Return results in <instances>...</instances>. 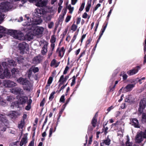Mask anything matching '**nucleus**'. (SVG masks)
I'll return each instance as SVG.
<instances>
[{
	"label": "nucleus",
	"instance_id": "61",
	"mask_svg": "<svg viewBox=\"0 0 146 146\" xmlns=\"http://www.w3.org/2000/svg\"><path fill=\"white\" fill-rule=\"evenodd\" d=\"M16 104V103H15V102L12 103L11 105V108H13L14 107H16L17 105Z\"/></svg>",
	"mask_w": 146,
	"mask_h": 146
},
{
	"label": "nucleus",
	"instance_id": "55",
	"mask_svg": "<svg viewBox=\"0 0 146 146\" xmlns=\"http://www.w3.org/2000/svg\"><path fill=\"white\" fill-rule=\"evenodd\" d=\"M30 23L28 21H26L25 23H24L23 25L25 26H29L30 25Z\"/></svg>",
	"mask_w": 146,
	"mask_h": 146
},
{
	"label": "nucleus",
	"instance_id": "42",
	"mask_svg": "<svg viewBox=\"0 0 146 146\" xmlns=\"http://www.w3.org/2000/svg\"><path fill=\"white\" fill-rule=\"evenodd\" d=\"M101 5L100 3L98 4L93 9V11L94 12L96 11L99 7L101 6Z\"/></svg>",
	"mask_w": 146,
	"mask_h": 146
},
{
	"label": "nucleus",
	"instance_id": "32",
	"mask_svg": "<svg viewBox=\"0 0 146 146\" xmlns=\"http://www.w3.org/2000/svg\"><path fill=\"white\" fill-rule=\"evenodd\" d=\"M43 59V57L40 55H38L37 56V63H40Z\"/></svg>",
	"mask_w": 146,
	"mask_h": 146
},
{
	"label": "nucleus",
	"instance_id": "39",
	"mask_svg": "<svg viewBox=\"0 0 146 146\" xmlns=\"http://www.w3.org/2000/svg\"><path fill=\"white\" fill-rule=\"evenodd\" d=\"M24 125V123L23 121H21L19 124L18 127L19 129H22Z\"/></svg>",
	"mask_w": 146,
	"mask_h": 146
},
{
	"label": "nucleus",
	"instance_id": "31",
	"mask_svg": "<svg viewBox=\"0 0 146 146\" xmlns=\"http://www.w3.org/2000/svg\"><path fill=\"white\" fill-rule=\"evenodd\" d=\"M142 122H146V112L143 113L142 114Z\"/></svg>",
	"mask_w": 146,
	"mask_h": 146
},
{
	"label": "nucleus",
	"instance_id": "24",
	"mask_svg": "<svg viewBox=\"0 0 146 146\" xmlns=\"http://www.w3.org/2000/svg\"><path fill=\"white\" fill-rule=\"evenodd\" d=\"M6 29L3 27L0 26V38L3 36L2 33L5 32Z\"/></svg>",
	"mask_w": 146,
	"mask_h": 146
},
{
	"label": "nucleus",
	"instance_id": "34",
	"mask_svg": "<svg viewBox=\"0 0 146 146\" xmlns=\"http://www.w3.org/2000/svg\"><path fill=\"white\" fill-rule=\"evenodd\" d=\"M27 99V97H25L23 98H21L20 99V103L21 104L25 103Z\"/></svg>",
	"mask_w": 146,
	"mask_h": 146
},
{
	"label": "nucleus",
	"instance_id": "13",
	"mask_svg": "<svg viewBox=\"0 0 146 146\" xmlns=\"http://www.w3.org/2000/svg\"><path fill=\"white\" fill-rule=\"evenodd\" d=\"M131 124L135 127L140 128V126L139 124L138 120L136 118L132 119L131 120Z\"/></svg>",
	"mask_w": 146,
	"mask_h": 146
},
{
	"label": "nucleus",
	"instance_id": "2",
	"mask_svg": "<svg viewBox=\"0 0 146 146\" xmlns=\"http://www.w3.org/2000/svg\"><path fill=\"white\" fill-rule=\"evenodd\" d=\"M146 138V129L144 132L141 131L138 132L136 137V141L139 143L142 141L144 138Z\"/></svg>",
	"mask_w": 146,
	"mask_h": 146
},
{
	"label": "nucleus",
	"instance_id": "60",
	"mask_svg": "<svg viewBox=\"0 0 146 146\" xmlns=\"http://www.w3.org/2000/svg\"><path fill=\"white\" fill-rule=\"evenodd\" d=\"M45 102V100L44 99L42 100L41 101V102L40 103V106H44Z\"/></svg>",
	"mask_w": 146,
	"mask_h": 146
},
{
	"label": "nucleus",
	"instance_id": "11",
	"mask_svg": "<svg viewBox=\"0 0 146 146\" xmlns=\"http://www.w3.org/2000/svg\"><path fill=\"white\" fill-rule=\"evenodd\" d=\"M32 84L27 81L23 85L24 89L27 91H30L32 88Z\"/></svg>",
	"mask_w": 146,
	"mask_h": 146
},
{
	"label": "nucleus",
	"instance_id": "15",
	"mask_svg": "<svg viewBox=\"0 0 146 146\" xmlns=\"http://www.w3.org/2000/svg\"><path fill=\"white\" fill-rule=\"evenodd\" d=\"M36 72V67H35L34 66H32L28 72V76L30 78L32 74H33V73L34 74Z\"/></svg>",
	"mask_w": 146,
	"mask_h": 146
},
{
	"label": "nucleus",
	"instance_id": "21",
	"mask_svg": "<svg viewBox=\"0 0 146 146\" xmlns=\"http://www.w3.org/2000/svg\"><path fill=\"white\" fill-rule=\"evenodd\" d=\"M111 140L108 137L107 139L102 141V142L101 143H103L104 144L109 146L110 144Z\"/></svg>",
	"mask_w": 146,
	"mask_h": 146
},
{
	"label": "nucleus",
	"instance_id": "45",
	"mask_svg": "<svg viewBox=\"0 0 146 146\" xmlns=\"http://www.w3.org/2000/svg\"><path fill=\"white\" fill-rule=\"evenodd\" d=\"M69 69V67L68 66H66L64 71L63 74H66L67 73V71Z\"/></svg>",
	"mask_w": 146,
	"mask_h": 146
},
{
	"label": "nucleus",
	"instance_id": "46",
	"mask_svg": "<svg viewBox=\"0 0 146 146\" xmlns=\"http://www.w3.org/2000/svg\"><path fill=\"white\" fill-rule=\"evenodd\" d=\"M71 16H70L68 15L67 17L65 19V22L67 23L70 20V19Z\"/></svg>",
	"mask_w": 146,
	"mask_h": 146
},
{
	"label": "nucleus",
	"instance_id": "56",
	"mask_svg": "<svg viewBox=\"0 0 146 146\" xmlns=\"http://www.w3.org/2000/svg\"><path fill=\"white\" fill-rule=\"evenodd\" d=\"M30 23L28 21H26L25 23H24L23 25L25 26H29L30 25Z\"/></svg>",
	"mask_w": 146,
	"mask_h": 146
},
{
	"label": "nucleus",
	"instance_id": "25",
	"mask_svg": "<svg viewBox=\"0 0 146 146\" xmlns=\"http://www.w3.org/2000/svg\"><path fill=\"white\" fill-rule=\"evenodd\" d=\"M135 85L133 84H129L126 87V88L127 91H129L131 90L133 88L134 86Z\"/></svg>",
	"mask_w": 146,
	"mask_h": 146
},
{
	"label": "nucleus",
	"instance_id": "62",
	"mask_svg": "<svg viewBox=\"0 0 146 146\" xmlns=\"http://www.w3.org/2000/svg\"><path fill=\"white\" fill-rule=\"evenodd\" d=\"M31 108V105L30 104H28V105L25 107V109L27 110H29Z\"/></svg>",
	"mask_w": 146,
	"mask_h": 146
},
{
	"label": "nucleus",
	"instance_id": "36",
	"mask_svg": "<svg viewBox=\"0 0 146 146\" xmlns=\"http://www.w3.org/2000/svg\"><path fill=\"white\" fill-rule=\"evenodd\" d=\"M56 41V38L55 37L54 35H52L51 38V39L50 40V42L51 43H54Z\"/></svg>",
	"mask_w": 146,
	"mask_h": 146
},
{
	"label": "nucleus",
	"instance_id": "18",
	"mask_svg": "<svg viewBox=\"0 0 146 146\" xmlns=\"http://www.w3.org/2000/svg\"><path fill=\"white\" fill-rule=\"evenodd\" d=\"M60 63V62H57L56 60L54 59L51 61L50 65L51 67L56 68L59 66Z\"/></svg>",
	"mask_w": 146,
	"mask_h": 146
},
{
	"label": "nucleus",
	"instance_id": "12",
	"mask_svg": "<svg viewBox=\"0 0 146 146\" xmlns=\"http://www.w3.org/2000/svg\"><path fill=\"white\" fill-rule=\"evenodd\" d=\"M27 135V133L24 134V137L22 138L20 143V145L21 146H22L27 143L28 142Z\"/></svg>",
	"mask_w": 146,
	"mask_h": 146
},
{
	"label": "nucleus",
	"instance_id": "33",
	"mask_svg": "<svg viewBox=\"0 0 146 146\" xmlns=\"http://www.w3.org/2000/svg\"><path fill=\"white\" fill-rule=\"evenodd\" d=\"M9 64L10 66H13L16 65V63L13 60H10L8 61Z\"/></svg>",
	"mask_w": 146,
	"mask_h": 146
},
{
	"label": "nucleus",
	"instance_id": "30",
	"mask_svg": "<svg viewBox=\"0 0 146 146\" xmlns=\"http://www.w3.org/2000/svg\"><path fill=\"white\" fill-rule=\"evenodd\" d=\"M6 101L5 100L0 98V105L2 106H4L6 104Z\"/></svg>",
	"mask_w": 146,
	"mask_h": 146
},
{
	"label": "nucleus",
	"instance_id": "53",
	"mask_svg": "<svg viewBox=\"0 0 146 146\" xmlns=\"http://www.w3.org/2000/svg\"><path fill=\"white\" fill-rule=\"evenodd\" d=\"M54 25V23L52 22H50L48 25V27L49 28L51 29L52 28Z\"/></svg>",
	"mask_w": 146,
	"mask_h": 146
},
{
	"label": "nucleus",
	"instance_id": "58",
	"mask_svg": "<svg viewBox=\"0 0 146 146\" xmlns=\"http://www.w3.org/2000/svg\"><path fill=\"white\" fill-rule=\"evenodd\" d=\"M88 16V14L86 12L84 13L82 17L84 18H86Z\"/></svg>",
	"mask_w": 146,
	"mask_h": 146
},
{
	"label": "nucleus",
	"instance_id": "1",
	"mask_svg": "<svg viewBox=\"0 0 146 146\" xmlns=\"http://www.w3.org/2000/svg\"><path fill=\"white\" fill-rule=\"evenodd\" d=\"M36 25L32 27H27V29L29 30V32L26 35L25 37L23 34L21 32H18L17 31L11 30L10 31V35L12 36L18 40H22L26 38L29 40L33 38V36L36 34Z\"/></svg>",
	"mask_w": 146,
	"mask_h": 146
},
{
	"label": "nucleus",
	"instance_id": "9",
	"mask_svg": "<svg viewBox=\"0 0 146 146\" xmlns=\"http://www.w3.org/2000/svg\"><path fill=\"white\" fill-rule=\"evenodd\" d=\"M44 30L43 27L37 26V37H40L42 36Z\"/></svg>",
	"mask_w": 146,
	"mask_h": 146
},
{
	"label": "nucleus",
	"instance_id": "23",
	"mask_svg": "<svg viewBox=\"0 0 146 146\" xmlns=\"http://www.w3.org/2000/svg\"><path fill=\"white\" fill-rule=\"evenodd\" d=\"M126 137L127 140L125 142V146H132L133 143L132 142L129 141V136L128 135H127Z\"/></svg>",
	"mask_w": 146,
	"mask_h": 146
},
{
	"label": "nucleus",
	"instance_id": "5",
	"mask_svg": "<svg viewBox=\"0 0 146 146\" xmlns=\"http://www.w3.org/2000/svg\"><path fill=\"white\" fill-rule=\"evenodd\" d=\"M10 4V3L8 2H5L1 3L0 4V9L2 10V11L4 12L8 11L11 8Z\"/></svg>",
	"mask_w": 146,
	"mask_h": 146
},
{
	"label": "nucleus",
	"instance_id": "27",
	"mask_svg": "<svg viewBox=\"0 0 146 146\" xmlns=\"http://www.w3.org/2000/svg\"><path fill=\"white\" fill-rule=\"evenodd\" d=\"M14 99V97L11 95L7 96L6 98V100L8 102H11Z\"/></svg>",
	"mask_w": 146,
	"mask_h": 146
},
{
	"label": "nucleus",
	"instance_id": "19",
	"mask_svg": "<svg viewBox=\"0 0 146 146\" xmlns=\"http://www.w3.org/2000/svg\"><path fill=\"white\" fill-rule=\"evenodd\" d=\"M97 113H96L94 117H93L92 120V125L93 127H96V125L97 121V119L96 118V117H97Z\"/></svg>",
	"mask_w": 146,
	"mask_h": 146
},
{
	"label": "nucleus",
	"instance_id": "7",
	"mask_svg": "<svg viewBox=\"0 0 146 146\" xmlns=\"http://www.w3.org/2000/svg\"><path fill=\"white\" fill-rule=\"evenodd\" d=\"M146 102L145 99L141 100L140 102L139 107V111L140 113H142L143 109L146 106Z\"/></svg>",
	"mask_w": 146,
	"mask_h": 146
},
{
	"label": "nucleus",
	"instance_id": "20",
	"mask_svg": "<svg viewBox=\"0 0 146 146\" xmlns=\"http://www.w3.org/2000/svg\"><path fill=\"white\" fill-rule=\"evenodd\" d=\"M17 81L21 84H22L23 85L27 81L26 79H24L22 78H20L19 79L17 80Z\"/></svg>",
	"mask_w": 146,
	"mask_h": 146
},
{
	"label": "nucleus",
	"instance_id": "6",
	"mask_svg": "<svg viewBox=\"0 0 146 146\" xmlns=\"http://www.w3.org/2000/svg\"><path fill=\"white\" fill-rule=\"evenodd\" d=\"M3 84L4 86L7 88H11L17 86L16 83L10 80H4L3 82Z\"/></svg>",
	"mask_w": 146,
	"mask_h": 146
},
{
	"label": "nucleus",
	"instance_id": "47",
	"mask_svg": "<svg viewBox=\"0 0 146 146\" xmlns=\"http://www.w3.org/2000/svg\"><path fill=\"white\" fill-rule=\"evenodd\" d=\"M42 22V20L41 18H40L39 17H38V18L37 17V25L40 24Z\"/></svg>",
	"mask_w": 146,
	"mask_h": 146
},
{
	"label": "nucleus",
	"instance_id": "28",
	"mask_svg": "<svg viewBox=\"0 0 146 146\" xmlns=\"http://www.w3.org/2000/svg\"><path fill=\"white\" fill-rule=\"evenodd\" d=\"M67 8L69 10V13L71 14L72 13L74 10V7H72L71 5H69L67 6Z\"/></svg>",
	"mask_w": 146,
	"mask_h": 146
},
{
	"label": "nucleus",
	"instance_id": "26",
	"mask_svg": "<svg viewBox=\"0 0 146 146\" xmlns=\"http://www.w3.org/2000/svg\"><path fill=\"white\" fill-rule=\"evenodd\" d=\"M122 125L123 126L124 125V124L123 122L121 121H117L115 123H113L112 124V125Z\"/></svg>",
	"mask_w": 146,
	"mask_h": 146
},
{
	"label": "nucleus",
	"instance_id": "63",
	"mask_svg": "<svg viewBox=\"0 0 146 146\" xmlns=\"http://www.w3.org/2000/svg\"><path fill=\"white\" fill-rule=\"evenodd\" d=\"M34 140L31 141L29 143L28 146H34Z\"/></svg>",
	"mask_w": 146,
	"mask_h": 146
},
{
	"label": "nucleus",
	"instance_id": "50",
	"mask_svg": "<svg viewBox=\"0 0 146 146\" xmlns=\"http://www.w3.org/2000/svg\"><path fill=\"white\" fill-rule=\"evenodd\" d=\"M53 131V128H51L49 130V137H51Z\"/></svg>",
	"mask_w": 146,
	"mask_h": 146
},
{
	"label": "nucleus",
	"instance_id": "38",
	"mask_svg": "<svg viewBox=\"0 0 146 146\" xmlns=\"http://www.w3.org/2000/svg\"><path fill=\"white\" fill-rule=\"evenodd\" d=\"M78 26L77 25L73 24L72 26L71 30L73 31H75L76 30Z\"/></svg>",
	"mask_w": 146,
	"mask_h": 146
},
{
	"label": "nucleus",
	"instance_id": "10",
	"mask_svg": "<svg viewBox=\"0 0 146 146\" xmlns=\"http://www.w3.org/2000/svg\"><path fill=\"white\" fill-rule=\"evenodd\" d=\"M65 51V49L64 47H62L60 49H59V48H58L56 51L57 53H58V56L60 58H62L64 54Z\"/></svg>",
	"mask_w": 146,
	"mask_h": 146
},
{
	"label": "nucleus",
	"instance_id": "52",
	"mask_svg": "<svg viewBox=\"0 0 146 146\" xmlns=\"http://www.w3.org/2000/svg\"><path fill=\"white\" fill-rule=\"evenodd\" d=\"M93 128H94L93 127H92L91 126H89L88 127V133L89 132H91V131L93 130Z\"/></svg>",
	"mask_w": 146,
	"mask_h": 146
},
{
	"label": "nucleus",
	"instance_id": "48",
	"mask_svg": "<svg viewBox=\"0 0 146 146\" xmlns=\"http://www.w3.org/2000/svg\"><path fill=\"white\" fill-rule=\"evenodd\" d=\"M50 47L51 51L52 52L54 50L55 47V44L54 43H51L50 45Z\"/></svg>",
	"mask_w": 146,
	"mask_h": 146
},
{
	"label": "nucleus",
	"instance_id": "4",
	"mask_svg": "<svg viewBox=\"0 0 146 146\" xmlns=\"http://www.w3.org/2000/svg\"><path fill=\"white\" fill-rule=\"evenodd\" d=\"M40 45L41 46L42 44L44 45L41 50V53L43 55H45L47 52V47L48 43L46 41L42 40L39 42Z\"/></svg>",
	"mask_w": 146,
	"mask_h": 146
},
{
	"label": "nucleus",
	"instance_id": "14",
	"mask_svg": "<svg viewBox=\"0 0 146 146\" xmlns=\"http://www.w3.org/2000/svg\"><path fill=\"white\" fill-rule=\"evenodd\" d=\"M21 90L20 88L17 87L11 89L10 92L12 93L17 94L21 93Z\"/></svg>",
	"mask_w": 146,
	"mask_h": 146
},
{
	"label": "nucleus",
	"instance_id": "64",
	"mask_svg": "<svg viewBox=\"0 0 146 146\" xmlns=\"http://www.w3.org/2000/svg\"><path fill=\"white\" fill-rule=\"evenodd\" d=\"M92 40L90 39H89L86 42V46L88 45H89L90 42H91Z\"/></svg>",
	"mask_w": 146,
	"mask_h": 146
},
{
	"label": "nucleus",
	"instance_id": "44",
	"mask_svg": "<svg viewBox=\"0 0 146 146\" xmlns=\"http://www.w3.org/2000/svg\"><path fill=\"white\" fill-rule=\"evenodd\" d=\"M84 5L85 3H83L82 4L81 7L79 8V10L80 11H82L84 8Z\"/></svg>",
	"mask_w": 146,
	"mask_h": 146
},
{
	"label": "nucleus",
	"instance_id": "8",
	"mask_svg": "<svg viewBox=\"0 0 146 146\" xmlns=\"http://www.w3.org/2000/svg\"><path fill=\"white\" fill-rule=\"evenodd\" d=\"M140 66H138L133 69L129 70L127 72V74L131 76L137 73L139 70L140 69Z\"/></svg>",
	"mask_w": 146,
	"mask_h": 146
},
{
	"label": "nucleus",
	"instance_id": "41",
	"mask_svg": "<svg viewBox=\"0 0 146 146\" xmlns=\"http://www.w3.org/2000/svg\"><path fill=\"white\" fill-rule=\"evenodd\" d=\"M4 15H2L1 13L0 12V24L3 21Z\"/></svg>",
	"mask_w": 146,
	"mask_h": 146
},
{
	"label": "nucleus",
	"instance_id": "40",
	"mask_svg": "<svg viewBox=\"0 0 146 146\" xmlns=\"http://www.w3.org/2000/svg\"><path fill=\"white\" fill-rule=\"evenodd\" d=\"M6 119L5 118V117L3 115H0V121H1L2 122H5L6 121Z\"/></svg>",
	"mask_w": 146,
	"mask_h": 146
},
{
	"label": "nucleus",
	"instance_id": "51",
	"mask_svg": "<svg viewBox=\"0 0 146 146\" xmlns=\"http://www.w3.org/2000/svg\"><path fill=\"white\" fill-rule=\"evenodd\" d=\"M64 100H65L64 96V95H62L61 96V97L60 99V102H64Z\"/></svg>",
	"mask_w": 146,
	"mask_h": 146
},
{
	"label": "nucleus",
	"instance_id": "49",
	"mask_svg": "<svg viewBox=\"0 0 146 146\" xmlns=\"http://www.w3.org/2000/svg\"><path fill=\"white\" fill-rule=\"evenodd\" d=\"M9 115L10 118H12L15 117V115L14 113L13 112L10 114Z\"/></svg>",
	"mask_w": 146,
	"mask_h": 146
},
{
	"label": "nucleus",
	"instance_id": "35",
	"mask_svg": "<svg viewBox=\"0 0 146 146\" xmlns=\"http://www.w3.org/2000/svg\"><path fill=\"white\" fill-rule=\"evenodd\" d=\"M55 93V92L54 91L52 92L50 94L49 98V99L50 101H51L53 99L54 97V95Z\"/></svg>",
	"mask_w": 146,
	"mask_h": 146
},
{
	"label": "nucleus",
	"instance_id": "37",
	"mask_svg": "<svg viewBox=\"0 0 146 146\" xmlns=\"http://www.w3.org/2000/svg\"><path fill=\"white\" fill-rule=\"evenodd\" d=\"M19 70L17 69L13 68L11 72L12 74H17L19 73Z\"/></svg>",
	"mask_w": 146,
	"mask_h": 146
},
{
	"label": "nucleus",
	"instance_id": "22",
	"mask_svg": "<svg viewBox=\"0 0 146 146\" xmlns=\"http://www.w3.org/2000/svg\"><path fill=\"white\" fill-rule=\"evenodd\" d=\"M53 80V78L52 77H49L48 82L47 84L46 85L45 88L46 89H47L48 88V87L52 83Z\"/></svg>",
	"mask_w": 146,
	"mask_h": 146
},
{
	"label": "nucleus",
	"instance_id": "3",
	"mask_svg": "<svg viewBox=\"0 0 146 146\" xmlns=\"http://www.w3.org/2000/svg\"><path fill=\"white\" fill-rule=\"evenodd\" d=\"M19 47L20 51V53L22 54L24 53L26 51L29 50V46L28 44L25 42H23L19 44Z\"/></svg>",
	"mask_w": 146,
	"mask_h": 146
},
{
	"label": "nucleus",
	"instance_id": "29",
	"mask_svg": "<svg viewBox=\"0 0 146 146\" xmlns=\"http://www.w3.org/2000/svg\"><path fill=\"white\" fill-rule=\"evenodd\" d=\"M59 82H61V83L59 84V86L60 85L62 84H63L65 82V81H64V75H62L61 76L59 80Z\"/></svg>",
	"mask_w": 146,
	"mask_h": 146
},
{
	"label": "nucleus",
	"instance_id": "43",
	"mask_svg": "<svg viewBox=\"0 0 146 146\" xmlns=\"http://www.w3.org/2000/svg\"><path fill=\"white\" fill-rule=\"evenodd\" d=\"M91 6V5L87 4L86 6V11L88 12L89 11L90 8Z\"/></svg>",
	"mask_w": 146,
	"mask_h": 146
},
{
	"label": "nucleus",
	"instance_id": "59",
	"mask_svg": "<svg viewBox=\"0 0 146 146\" xmlns=\"http://www.w3.org/2000/svg\"><path fill=\"white\" fill-rule=\"evenodd\" d=\"M81 18L80 17H78L77 18V19L76 21V24L77 25L79 24L81 21Z\"/></svg>",
	"mask_w": 146,
	"mask_h": 146
},
{
	"label": "nucleus",
	"instance_id": "16",
	"mask_svg": "<svg viewBox=\"0 0 146 146\" xmlns=\"http://www.w3.org/2000/svg\"><path fill=\"white\" fill-rule=\"evenodd\" d=\"M67 11L66 9H64L62 11V14H61L58 18V20L60 22L62 21L64 18V15H66Z\"/></svg>",
	"mask_w": 146,
	"mask_h": 146
},
{
	"label": "nucleus",
	"instance_id": "17",
	"mask_svg": "<svg viewBox=\"0 0 146 146\" xmlns=\"http://www.w3.org/2000/svg\"><path fill=\"white\" fill-rule=\"evenodd\" d=\"M47 3L46 0H40L37 2V6L42 7L45 6Z\"/></svg>",
	"mask_w": 146,
	"mask_h": 146
},
{
	"label": "nucleus",
	"instance_id": "54",
	"mask_svg": "<svg viewBox=\"0 0 146 146\" xmlns=\"http://www.w3.org/2000/svg\"><path fill=\"white\" fill-rule=\"evenodd\" d=\"M144 51L145 53L146 51V39L145 40L144 44Z\"/></svg>",
	"mask_w": 146,
	"mask_h": 146
},
{
	"label": "nucleus",
	"instance_id": "57",
	"mask_svg": "<svg viewBox=\"0 0 146 146\" xmlns=\"http://www.w3.org/2000/svg\"><path fill=\"white\" fill-rule=\"evenodd\" d=\"M77 37V35H74L73 36V37L72 38V39L71 40V42L72 43H73L75 41V40H76V38Z\"/></svg>",
	"mask_w": 146,
	"mask_h": 146
}]
</instances>
